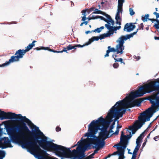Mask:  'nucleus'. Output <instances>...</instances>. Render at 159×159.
Returning <instances> with one entry per match:
<instances>
[{
  "label": "nucleus",
  "mask_w": 159,
  "mask_h": 159,
  "mask_svg": "<svg viewBox=\"0 0 159 159\" xmlns=\"http://www.w3.org/2000/svg\"><path fill=\"white\" fill-rule=\"evenodd\" d=\"M105 142L103 141H100L98 142L97 144H96L98 145V147H96L95 146H93V148H96V150H97L98 151H99L100 148H103L105 145Z\"/></svg>",
  "instance_id": "15"
},
{
  "label": "nucleus",
  "mask_w": 159,
  "mask_h": 159,
  "mask_svg": "<svg viewBox=\"0 0 159 159\" xmlns=\"http://www.w3.org/2000/svg\"><path fill=\"white\" fill-rule=\"evenodd\" d=\"M136 146L140 147V143L139 142H138V140L136 141Z\"/></svg>",
  "instance_id": "57"
},
{
  "label": "nucleus",
  "mask_w": 159,
  "mask_h": 159,
  "mask_svg": "<svg viewBox=\"0 0 159 159\" xmlns=\"http://www.w3.org/2000/svg\"><path fill=\"white\" fill-rule=\"evenodd\" d=\"M108 48L110 52H116V48H111L110 46H109L108 47Z\"/></svg>",
  "instance_id": "35"
},
{
  "label": "nucleus",
  "mask_w": 159,
  "mask_h": 159,
  "mask_svg": "<svg viewBox=\"0 0 159 159\" xmlns=\"http://www.w3.org/2000/svg\"><path fill=\"white\" fill-rule=\"evenodd\" d=\"M34 49L37 50H48L50 52H52L54 53H62L63 52L62 50L61 51H57L53 49L50 48L49 47H39L34 48Z\"/></svg>",
  "instance_id": "11"
},
{
  "label": "nucleus",
  "mask_w": 159,
  "mask_h": 159,
  "mask_svg": "<svg viewBox=\"0 0 159 159\" xmlns=\"http://www.w3.org/2000/svg\"><path fill=\"white\" fill-rule=\"evenodd\" d=\"M92 31H89V30H88V31H87L85 32V34H88L89 33H91V32H92Z\"/></svg>",
  "instance_id": "61"
},
{
  "label": "nucleus",
  "mask_w": 159,
  "mask_h": 159,
  "mask_svg": "<svg viewBox=\"0 0 159 159\" xmlns=\"http://www.w3.org/2000/svg\"><path fill=\"white\" fill-rule=\"evenodd\" d=\"M144 141H144V142L143 143V145H142V146L143 147H144L145 146V145H146V142H147V138L145 139V140Z\"/></svg>",
  "instance_id": "51"
},
{
  "label": "nucleus",
  "mask_w": 159,
  "mask_h": 159,
  "mask_svg": "<svg viewBox=\"0 0 159 159\" xmlns=\"http://www.w3.org/2000/svg\"><path fill=\"white\" fill-rule=\"evenodd\" d=\"M129 13L130 15L133 16L135 14V12L133 10L132 8H130L129 9Z\"/></svg>",
  "instance_id": "39"
},
{
  "label": "nucleus",
  "mask_w": 159,
  "mask_h": 159,
  "mask_svg": "<svg viewBox=\"0 0 159 159\" xmlns=\"http://www.w3.org/2000/svg\"><path fill=\"white\" fill-rule=\"evenodd\" d=\"M86 45H86V43L85 44H84L83 45H81L80 44H76L75 45V49H76V48H82L84 46H85Z\"/></svg>",
  "instance_id": "36"
},
{
  "label": "nucleus",
  "mask_w": 159,
  "mask_h": 159,
  "mask_svg": "<svg viewBox=\"0 0 159 159\" xmlns=\"http://www.w3.org/2000/svg\"><path fill=\"white\" fill-rule=\"evenodd\" d=\"M122 6L123 5H118V9L116 13L120 14V13H122Z\"/></svg>",
  "instance_id": "29"
},
{
  "label": "nucleus",
  "mask_w": 159,
  "mask_h": 159,
  "mask_svg": "<svg viewBox=\"0 0 159 159\" xmlns=\"http://www.w3.org/2000/svg\"><path fill=\"white\" fill-rule=\"evenodd\" d=\"M100 36H95L93 37L92 38L89 39V41L86 43V45H88L90 44L94 40L98 41L99 39H100Z\"/></svg>",
  "instance_id": "19"
},
{
  "label": "nucleus",
  "mask_w": 159,
  "mask_h": 159,
  "mask_svg": "<svg viewBox=\"0 0 159 159\" xmlns=\"http://www.w3.org/2000/svg\"><path fill=\"white\" fill-rule=\"evenodd\" d=\"M144 132H143L138 137L137 139L142 141L144 136Z\"/></svg>",
  "instance_id": "34"
},
{
  "label": "nucleus",
  "mask_w": 159,
  "mask_h": 159,
  "mask_svg": "<svg viewBox=\"0 0 159 159\" xmlns=\"http://www.w3.org/2000/svg\"><path fill=\"white\" fill-rule=\"evenodd\" d=\"M148 20L151 21L153 22V21H156L157 23V24H155L154 25L153 27L155 28L156 29H159V24L158 22V20L157 19H151V18H148Z\"/></svg>",
  "instance_id": "21"
},
{
  "label": "nucleus",
  "mask_w": 159,
  "mask_h": 159,
  "mask_svg": "<svg viewBox=\"0 0 159 159\" xmlns=\"http://www.w3.org/2000/svg\"><path fill=\"white\" fill-rule=\"evenodd\" d=\"M7 131L9 132H11L12 130H14V128L11 127L10 126H8L7 127Z\"/></svg>",
  "instance_id": "38"
},
{
  "label": "nucleus",
  "mask_w": 159,
  "mask_h": 159,
  "mask_svg": "<svg viewBox=\"0 0 159 159\" xmlns=\"http://www.w3.org/2000/svg\"><path fill=\"white\" fill-rule=\"evenodd\" d=\"M95 11H93L92 13H96V14H100L102 15H104V12H103L102 11L98 10V9H95Z\"/></svg>",
  "instance_id": "32"
},
{
  "label": "nucleus",
  "mask_w": 159,
  "mask_h": 159,
  "mask_svg": "<svg viewBox=\"0 0 159 159\" xmlns=\"http://www.w3.org/2000/svg\"><path fill=\"white\" fill-rule=\"evenodd\" d=\"M73 49H75V46H73L72 44H69L66 48H64L62 51L63 52H66V53H68L67 52V50H72Z\"/></svg>",
  "instance_id": "20"
},
{
  "label": "nucleus",
  "mask_w": 159,
  "mask_h": 159,
  "mask_svg": "<svg viewBox=\"0 0 159 159\" xmlns=\"http://www.w3.org/2000/svg\"><path fill=\"white\" fill-rule=\"evenodd\" d=\"M98 18H100L101 20H103L104 18L102 16H98Z\"/></svg>",
  "instance_id": "59"
},
{
  "label": "nucleus",
  "mask_w": 159,
  "mask_h": 159,
  "mask_svg": "<svg viewBox=\"0 0 159 159\" xmlns=\"http://www.w3.org/2000/svg\"><path fill=\"white\" fill-rule=\"evenodd\" d=\"M116 149L118 150L115 152H114L111 155H112V156L115 155L117 154L119 155V153H120V150L121 149H122L121 148H119V147L118 146L116 147Z\"/></svg>",
  "instance_id": "27"
},
{
  "label": "nucleus",
  "mask_w": 159,
  "mask_h": 159,
  "mask_svg": "<svg viewBox=\"0 0 159 159\" xmlns=\"http://www.w3.org/2000/svg\"><path fill=\"white\" fill-rule=\"evenodd\" d=\"M103 20L105 21L106 22H107L108 24H110V22H109V21L108 20L106 19L105 18H104Z\"/></svg>",
  "instance_id": "58"
},
{
  "label": "nucleus",
  "mask_w": 159,
  "mask_h": 159,
  "mask_svg": "<svg viewBox=\"0 0 159 159\" xmlns=\"http://www.w3.org/2000/svg\"><path fill=\"white\" fill-rule=\"evenodd\" d=\"M133 24L132 23L126 24L124 26V31L129 32L133 30L136 27L135 25H133ZM134 24H135V23Z\"/></svg>",
  "instance_id": "9"
},
{
  "label": "nucleus",
  "mask_w": 159,
  "mask_h": 159,
  "mask_svg": "<svg viewBox=\"0 0 159 159\" xmlns=\"http://www.w3.org/2000/svg\"><path fill=\"white\" fill-rule=\"evenodd\" d=\"M92 31L95 32L97 31L98 33H99L101 31V30H100V28H97L95 30H92Z\"/></svg>",
  "instance_id": "44"
},
{
  "label": "nucleus",
  "mask_w": 159,
  "mask_h": 159,
  "mask_svg": "<svg viewBox=\"0 0 159 159\" xmlns=\"http://www.w3.org/2000/svg\"><path fill=\"white\" fill-rule=\"evenodd\" d=\"M119 64L116 62L114 63L113 65V67L115 68H117L119 67Z\"/></svg>",
  "instance_id": "43"
},
{
  "label": "nucleus",
  "mask_w": 159,
  "mask_h": 159,
  "mask_svg": "<svg viewBox=\"0 0 159 159\" xmlns=\"http://www.w3.org/2000/svg\"><path fill=\"white\" fill-rule=\"evenodd\" d=\"M140 87V90L143 92L149 93L157 91L156 95L159 94V78L157 79L156 80L150 82Z\"/></svg>",
  "instance_id": "6"
},
{
  "label": "nucleus",
  "mask_w": 159,
  "mask_h": 159,
  "mask_svg": "<svg viewBox=\"0 0 159 159\" xmlns=\"http://www.w3.org/2000/svg\"><path fill=\"white\" fill-rule=\"evenodd\" d=\"M92 19H98V16H93L91 17Z\"/></svg>",
  "instance_id": "54"
},
{
  "label": "nucleus",
  "mask_w": 159,
  "mask_h": 159,
  "mask_svg": "<svg viewBox=\"0 0 159 159\" xmlns=\"http://www.w3.org/2000/svg\"><path fill=\"white\" fill-rule=\"evenodd\" d=\"M99 137L102 140L101 141H104V140L107 138L109 137L108 131H104L101 130L99 134ZM110 136V137L111 136Z\"/></svg>",
  "instance_id": "10"
},
{
  "label": "nucleus",
  "mask_w": 159,
  "mask_h": 159,
  "mask_svg": "<svg viewBox=\"0 0 159 159\" xmlns=\"http://www.w3.org/2000/svg\"><path fill=\"white\" fill-rule=\"evenodd\" d=\"M20 130L18 131L16 134L13 133L11 135V139L13 142L17 141L21 138L22 141L21 144L24 147H28L32 151L37 152H41V154H47L41 148L48 151H53L55 143L48 141L47 137L39 130V132H31L26 124L24 125Z\"/></svg>",
  "instance_id": "1"
},
{
  "label": "nucleus",
  "mask_w": 159,
  "mask_h": 159,
  "mask_svg": "<svg viewBox=\"0 0 159 159\" xmlns=\"http://www.w3.org/2000/svg\"><path fill=\"white\" fill-rule=\"evenodd\" d=\"M149 16V15L147 14L145 15L144 16L143 15L142 16V20L144 22L146 21H147V20H148V18Z\"/></svg>",
  "instance_id": "26"
},
{
  "label": "nucleus",
  "mask_w": 159,
  "mask_h": 159,
  "mask_svg": "<svg viewBox=\"0 0 159 159\" xmlns=\"http://www.w3.org/2000/svg\"><path fill=\"white\" fill-rule=\"evenodd\" d=\"M124 152L123 149H121L120 150V153L119 155V157L118 159H124L125 157L124 156Z\"/></svg>",
  "instance_id": "25"
},
{
  "label": "nucleus",
  "mask_w": 159,
  "mask_h": 159,
  "mask_svg": "<svg viewBox=\"0 0 159 159\" xmlns=\"http://www.w3.org/2000/svg\"><path fill=\"white\" fill-rule=\"evenodd\" d=\"M94 138H89L88 139V141L89 143L92 144H97L98 142L101 140L98 139V137L95 136V135L94 137H93Z\"/></svg>",
  "instance_id": "13"
},
{
  "label": "nucleus",
  "mask_w": 159,
  "mask_h": 159,
  "mask_svg": "<svg viewBox=\"0 0 159 159\" xmlns=\"http://www.w3.org/2000/svg\"><path fill=\"white\" fill-rule=\"evenodd\" d=\"M146 92H143L140 90L139 87L138 91L134 92H131L128 96H126L122 100L117 102L113 107H114V108L116 110L119 111V112H121L123 110H126L123 107L127 108L134 107L136 106H139L141 103L143 101V99L140 98L133 100V99L141 97Z\"/></svg>",
  "instance_id": "3"
},
{
  "label": "nucleus",
  "mask_w": 159,
  "mask_h": 159,
  "mask_svg": "<svg viewBox=\"0 0 159 159\" xmlns=\"http://www.w3.org/2000/svg\"><path fill=\"white\" fill-rule=\"evenodd\" d=\"M116 42L118 44L116 46V49L117 54L120 53V54L123 53V51L124 49L125 46L124 44L125 41L120 37L116 40Z\"/></svg>",
  "instance_id": "8"
},
{
  "label": "nucleus",
  "mask_w": 159,
  "mask_h": 159,
  "mask_svg": "<svg viewBox=\"0 0 159 159\" xmlns=\"http://www.w3.org/2000/svg\"><path fill=\"white\" fill-rule=\"evenodd\" d=\"M56 130L57 132H59L61 130V128L58 126H57L56 127Z\"/></svg>",
  "instance_id": "47"
},
{
  "label": "nucleus",
  "mask_w": 159,
  "mask_h": 159,
  "mask_svg": "<svg viewBox=\"0 0 159 159\" xmlns=\"http://www.w3.org/2000/svg\"><path fill=\"white\" fill-rule=\"evenodd\" d=\"M11 63H12L11 61H10V59L8 61H6L5 63L0 65V67H4L8 65Z\"/></svg>",
  "instance_id": "31"
},
{
  "label": "nucleus",
  "mask_w": 159,
  "mask_h": 159,
  "mask_svg": "<svg viewBox=\"0 0 159 159\" xmlns=\"http://www.w3.org/2000/svg\"><path fill=\"white\" fill-rule=\"evenodd\" d=\"M126 136L124 134V133L123 131L121 132V135L120 137V142L122 143H128V140L126 138Z\"/></svg>",
  "instance_id": "17"
},
{
  "label": "nucleus",
  "mask_w": 159,
  "mask_h": 159,
  "mask_svg": "<svg viewBox=\"0 0 159 159\" xmlns=\"http://www.w3.org/2000/svg\"><path fill=\"white\" fill-rule=\"evenodd\" d=\"M48 154H39L38 155V159H58L57 158L54 157L52 158L48 156L47 155Z\"/></svg>",
  "instance_id": "16"
},
{
  "label": "nucleus",
  "mask_w": 159,
  "mask_h": 159,
  "mask_svg": "<svg viewBox=\"0 0 159 159\" xmlns=\"http://www.w3.org/2000/svg\"><path fill=\"white\" fill-rule=\"evenodd\" d=\"M0 118L1 120L5 119H20V125L16 126L18 131L20 130V129L23 127L24 124H26L25 123H27L31 128L32 126L34 127H36V125H34L29 119L27 118L25 116H22L20 114H17L14 113L10 112H6L0 110Z\"/></svg>",
  "instance_id": "5"
},
{
  "label": "nucleus",
  "mask_w": 159,
  "mask_h": 159,
  "mask_svg": "<svg viewBox=\"0 0 159 159\" xmlns=\"http://www.w3.org/2000/svg\"><path fill=\"white\" fill-rule=\"evenodd\" d=\"M114 125H111L110 126V129H111V130H112V129L113 128H114Z\"/></svg>",
  "instance_id": "64"
},
{
  "label": "nucleus",
  "mask_w": 159,
  "mask_h": 159,
  "mask_svg": "<svg viewBox=\"0 0 159 159\" xmlns=\"http://www.w3.org/2000/svg\"><path fill=\"white\" fill-rule=\"evenodd\" d=\"M139 30V29H138L136 31L130 34H127L125 36H121L120 37L124 41L125 40H126L128 39H129L130 38L132 37L134 35L137 33Z\"/></svg>",
  "instance_id": "12"
},
{
  "label": "nucleus",
  "mask_w": 159,
  "mask_h": 159,
  "mask_svg": "<svg viewBox=\"0 0 159 159\" xmlns=\"http://www.w3.org/2000/svg\"><path fill=\"white\" fill-rule=\"evenodd\" d=\"M36 41L35 40H34L32 42V43L28 45V46H27L26 47V48L24 50L25 52H26L28 51H29L33 47L35 46L34 43L36 42Z\"/></svg>",
  "instance_id": "18"
},
{
  "label": "nucleus",
  "mask_w": 159,
  "mask_h": 159,
  "mask_svg": "<svg viewBox=\"0 0 159 159\" xmlns=\"http://www.w3.org/2000/svg\"><path fill=\"white\" fill-rule=\"evenodd\" d=\"M129 135L127 134V135H125V136H126V138L127 140L128 139H130L131 137L132 136V135L131 134V132H129Z\"/></svg>",
  "instance_id": "41"
},
{
  "label": "nucleus",
  "mask_w": 159,
  "mask_h": 159,
  "mask_svg": "<svg viewBox=\"0 0 159 159\" xmlns=\"http://www.w3.org/2000/svg\"><path fill=\"white\" fill-rule=\"evenodd\" d=\"M119 129H117L115 133H113L112 134L117 135L119 134Z\"/></svg>",
  "instance_id": "46"
},
{
  "label": "nucleus",
  "mask_w": 159,
  "mask_h": 159,
  "mask_svg": "<svg viewBox=\"0 0 159 159\" xmlns=\"http://www.w3.org/2000/svg\"><path fill=\"white\" fill-rule=\"evenodd\" d=\"M108 30H109V31H108V33L109 34L110 36L111 35H112L114 33V31H115L114 27L112 26Z\"/></svg>",
  "instance_id": "24"
},
{
  "label": "nucleus",
  "mask_w": 159,
  "mask_h": 159,
  "mask_svg": "<svg viewBox=\"0 0 159 159\" xmlns=\"http://www.w3.org/2000/svg\"><path fill=\"white\" fill-rule=\"evenodd\" d=\"M100 39H104L106 37H110V36L109 34H108V33H104V34H102L101 35H100Z\"/></svg>",
  "instance_id": "28"
},
{
  "label": "nucleus",
  "mask_w": 159,
  "mask_h": 159,
  "mask_svg": "<svg viewBox=\"0 0 159 159\" xmlns=\"http://www.w3.org/2000/svg\"><path fill=\"white\" fill-rule=\"evenodd\" d=\"M153 139L156 141H157L158 140H159V135L155 137Z\"/></svg>",
  "instance_id": "50"
},
{
  "label": "nucleus",
  "mask_w": 159,
  "mask_h": 159,
  "mask_svg": "<svg viewBox=\"0 0 159 159\" xmlns=\"http://www.w3.org/2000/svg\"><path fill=\"white\" fill-rule=\"evenodd\" d=\"M125 112V109L121 112H119V111L114 108V107H112L106 117L107 120L101 116L98 120H94L90 123L89 126V132L86 134L87 136L88 137H94V134L97 133L98 130L108 131L107 129L113 118L115 117L116 119H119L123 116Z\"/></svg>",
  "instance_id": "2"
},
{
  "label": "nucleus",
  "mask_w": 159,
  "mask_h": 159,
  "mask_svg": "<svg viewBox=\"0 0 159 159\" xmlns=\"http://www.w3.org/2000/svg\"><path fill=\"white\" fill-rule=\"evenodd\" d=\"M140 25V26L139 27V28H138L139 30H143V23H141Z\"/></svg>",
  "instance_id": "49"
},
{
  "label": "nucleus",
  "mask_w": 159,
  "mask_h": 159,
  "mask_svg": "<svg viewBox=\"0 0 159 159\" xmlns=\"http://www.w3.org/2000/svg\"><path fill=\"white\" fill-rule=\"evenodd\" d=\"M86 19H87V18H86V17L83 16L82 17V19L81 20L83 21H85L86 20Z\"/></svg>",
  "instance_id": "56"
},
{
  "label": "nucleus",
  "mask_w": 159,
  "mask_h": 159,
  "mask_svg": "<svg viewBox=\"0 0 159 159\" xmlns=\"http://www.w3.org/2000/svg\"><path fill=\"white\" fill-rule=\"evenodd\" d=\"M114 27L115 30L116 31L117 30H119L121 28V26H118Z\"/></svg>",
  "instance_id": "52"
},
{
  "label": "nucleus",
  "mask_w": 159,
  "mask_h": 159,
  "mask_svg": "<svg viewBox=\"0 0 159 159\" xmlns=\"http://www.w3.org/2000/svg\"><path fill=\"white\" fill-rule=\"evenodd\" d=\"M114 59L115 60V62H116V61H120L121 62V63H122V61L123 60V59L121 58H118V59H117L116 58H114Z\"/></svg>",
  "instance_id": "42"
},
{
  "label": "nucleus",
  "mask_w": 159,
  "mask_h": 159,
  "mask_svg": "<svg viewBox=\"0 0 159 159\" xmlns=\"http://www.w3.org/2000/svg\"><path fill=\"white\" fill-rule=\"evenodd\" d=\"M154 39L155 40H159V37L155 36L154 37Z\"/></svg>",
  "instance_id": "63"
},
{
  "label": "nucleus",
  "mask_w": 159,
  "mask_h": 159,
  "mask_svg": "<svg viewBox=\"0 0 159 159\" xmlns=\"http://www.w3.org/2000/svg\"><path fill=\"white\" fill-rule=\"evenodd\" d=\"M105 26L108 30L111 27V26H110V25H108V24H105Z\"/></svg>",
  "instance_id": "53"
},
{
  "label": "nucleus",
  "mask_w": 159,
  "mask_h": 159,
  "mask_svg": "<svg viewBox=\"0 0 159 159\" xmlns=\"http://www.w3.org/2000/svg\"><path fill=\"white\" fill-rule=\"evenodd\" d=\"M115 19L116 20V23L120 25H121V18L120 17V14L116 13Z\"/></svg>",
  "instance_id": "22"
},
{
  "label": "nucleus",
  "mask_w": 159,
  "mask_h": 159,
  "mask_svg": "<svg viewBox=\"0 0 159 159\" xmlns=\"http://www.w3.org/2000/svg\"><path fill=\"white\" fill-rule=\"evenodd\" d=\"M5 156V152L4 151L0 150V159H2Z\"/></svg>",
  "instance_id": "30"
},
{
  "label": "nucleus",
  "mask_w": 159,
  "mask_h": 159,
  "mask_svg": "<svg viewBox=\"0 0 159 159\" xmlns=\"http://www.w3.org/2000/svg\"><path fill=\"white\" fill-rule=\"evenodd\" d=\"M95 154L93 153L92 154L89 156V157L90 158H93V156H94Z\"/></svg>",
  "instance_id": "60"
},
{
  "label": "nucleus",
  "mask_w": 159,
  "mask_h": 159,
  "mask_svg": "<svg viewBox=\"0 0 159 159\" xmlns=\"http://www.w3.org/2000/svg\"><path fill=\"white\" fill-rule=\"evenodd\" d=\"M26 53L24 50L19 49L15 53L14 56H12L10 59V61L12 63L19 61L20 59L22 58Z\"/></svg>",
  "instance_id": "7"
},
{
  "label": "nucleus",
  "mask_w": 159,
  "mask_h": 159,
  "mask_svg": "<svg viewBox=\"0 0 159 159\" xmlns=\"http://www.w3.org/2000/svg\"><path fill=\"white\" fill-rule=\"evenodd\" d=\"M89 22V21H83V23L85 25H87L88 23Z\"/></svg>",
  "instance_id": "62"
},
{
  "label": "nucleus",
  "mask_w": 159,
  "mask_h": 159,
  "mask_svg": "<svg viewBox=\"0 0 159 159\" xmlns=\"http://www.w3.org/2000/svg\"><path fill=\"white\" fill-rule=\"evenodd\" d=\"M127 143H121V147H119V148H121L124 151V149L126 148V146L127 145Z\"/></svg>",
  "instance_id": "33"
},
{
  "label": "nucleus",
  "mask_w": 159,
  "mask_h": 159,
  "mask_svg": "<svg viewBox=\"0 0 159 159\" xmlns=\"http://www.w3.org/2000/svg\"><path fill=\"white\" fill-rule=\"evenodd\" d=\"M103 15L106 16L108 19V20L109 21L110 23H111L112 25L113 26L114 23V21L111 19V16L109 15L106 14L104 12V15Z\"/></svg>",
  "instance_id": "23"
},
{
  "label": "nucleus",
  "mask_w": 159,
  "mask_h": 159,
  "mask_svg": "<svg viewBox=\"0 0 159 159\" xmlns=\"http://www.w3.org/2000/svg\"><path fill=\"white\" fill-rule=\"evenodd\" d=\"M85 150L84 148L78 145L76 149H74L71 151L70 148L55 144L53 151L57 155L61 157V159H63V158L80 159L85 157L84 153Z\"/></svg>",
  "instance_id": "4"
},
{
  "label": "nucleus",
  "mask_w": 159,
  "mask_h": 159,
  "mask_svg": "<svg viewBox=\"0 0 159 159\" xmlns=\"http://www.w3.org/2000/svg\"><path fill=\"white\" fill-rule=\"evenodd\" d=\"M140 147L139 146H136L134 151L133 153H135V154H137V152H138V150H139V148Z\"/></svg>",
  "instance_id": "37"
},
{
  "label": "nucleus",
  "mask_w": 159,
  "mask_h": 159,
  "mask_svg": "<svg viewBox=\"0 0 159 159\" xmlns=\"http://www.w3.org/2000/svg\"><path fill=\"white\" fill-rule=\"evenodd\" d=\"M156 93L155 94L149 98L148 99L150 101V102L152 104V108H153L154 106V104L153 103L154 102L155 103L157 102V100L159 99L157 97Z\"/></svg>",
  "instance_id": "14"
},
{
  "label": "nucleus",
  "mask_w": 159,
  "mask_h": 159,
  "mask_svg": "<svg viewBox=\"0 0 159 159\" xmlns=\"http://www.w3.org/2000/svg\"><path fill=\"white\" fill-rule=\"evenodd\" d=\"M137 155V154H135L133 153L131 159H135Z\"/></svg>",
  "instance_id": "48"
},
{
  "label": "nucleus",
  "mask_w": 159,
  "mask_h": 159,
  "mask_svg": "<svg viewBox=\"0 0 159 159\" xmlns=\"http://www.w3.org/2000/svg\"><path fill=\"white\" fill-rule=\"evenodd\" d=\"M124 2V0H118V5H123V3Z\"/></svg>",
  "instance_id": "40"
},
{
  "label": "nucleus",
  "mask_w": 159,
  "mask_h": 159,
  "mask_svg": "<svg viewBox=\"0 0 159 159\" xmlns=\"http://www.w3.org/2000/svg\"><path fill=\"white\" fill-rule=\"evenodd\" d=\"M86 11V10H83L81 12L84 15L83 16L86 17V16L87 15L85 13Z\"/></svg>",
  "instance_id": "45"
},
{
  "label": "nucleus",
  "mask_w": 159,
  "mask_h": 159,
  "mask_svg": "<svg viewBox=\"0 0 159 159\" xmlns=\"http://www.w3.org/2000/svg\"><path fill=\"white\" fill-rule=\"evenodd\" d=\"M80 143V141H78V143H77V144H75V145H73V146H72L70 148V149H71V148H74V147H75V146H77L78 145V143Z\"/></svg>",
  "instance_id": "55"
}]
</instances>
